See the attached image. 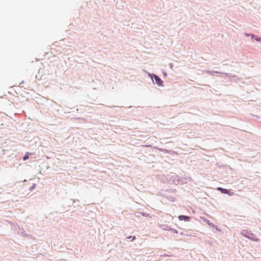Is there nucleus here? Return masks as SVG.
Segmentation results:
<instances>
[{"instance_id":"6","label":"nucleus","mask_w":261,"mask_h":261,"mask_svg":"<svg viewBox=\"0 0 261 261\" xmlns=\"http://www.w3.org/2000/svg\"><path fill=\"white\" fill-rule=\"evenodd\" d=\"M209 225L211 226H213V227H214V225L213 224H211V223H208Z\"/></svg>"},{"instance_id":"10","label":"nucleus","mask_w":261,"mask_h":261,"mask_svg":"<svg viewBox=\"0 0 261 261\" xmlns=\"http://www.w3.org/2000/svg\"><path fill=\"white\" fill-rule=\"evenodd\" d=\"M216 228L218 230V226H216Z\"/></svg>"},{"instance_id":"9","label":"nucleus","mask_w":261,"mask_h":261,"mask_svg":"<svg viewBox=\"0 0 261 261\" xmlns=\"http://www.w3.org/2000/svg\"><path fill=\"white\" fill-rule=\"evenodd\" d=\"M258 239H255V241H258Z\"/></svg>"},{"instance_id":"5","label":"nucleus","mask_w":261,"mask_h":261,"mask_svg":"<svg viewBox=\"0 0 261 261\" xmlns=\"http://www.w3.org/2000/svg\"><path fill=\"white\" fill-rule=\"evenodd\" d=\"M256 41H261V38H256L255 39Z\"/></svg>"},{"instance_id":"8","label":"nucleus","mask_w":261,"mask_h":261,"mask_svg":"<svg viewBox=\"0 0 261 261\" xmlns=\"http://www.w3.org/2000/svg\"><path fill=\"white\" fill-rule=\"evenodd\" d=\"M132 238V237H127V239H131Z\"/></svg>"},{"instance_id":"1","label":"nucleus","mask_w":261,"mask_h":261,"mask_svg":"<svg viewBox=\"0 0 261 261\" xmlns=\"http://www.w3.org/2000/svg\"><path fill=\"white\" fill-rule=\"evenodd\" d=\"M154 79H155V81L156 82V83L160 86V85H162V81L161 80V79L157 75H155L154 76Z\"/></svg>"},{"instance_id":"4","label":"nucleus","mask_w":261,"mask_h":261,"mask_svg":"<svg viewBox=\"0 0 261 261\" xmlns=\"http://www.w3.org/2000/svg\"><path fill=\"white\" fill-rule=\"evenodd\" d=\"M29 159V156L28 155H25L23 158V159L24 161H25L27 160V159Z\"/></svg>"},{"instance_id":"2","label":"nucleus","mask_w":261,"mask_h":261,"mask_svg":"<svg viewBox=\"0 0 261 261\" xmlns=\"http://www.w3.org/2000/svg\"><path fill=\"white\" fill-rule=\"evenodd\" d=\"M189 217L183 216V215H180L178 216V219L179 220H184V221H187L189 219Z\"/></svg>"},{"instance_id":"3","label":"nucleus","mask_w":261,"mask_h":261,"mask_svg":"<svg viewBox=\"0 0 261 261\" xmlns=\"http://www.w3.org/2000/svg\"><path fill=\"white\" fill-rule=\"evenodd\" d=\"M217 190L219 191H220L222 193H224V194H228L229 193V191L227 189H223L222 188H220V187H218L217 188Z\"/></svg>"},{"instance_id":"7","label":"nucleus","mask_w":261,"mask_h":261,"mask_svg":"<svg viewBox=\"0 0 261 261\" xmlns=\"http://www.w3.org/2000/svg\"><path fill=\"white\" fill-rule=\"evenodd\" d=\"M135 238H135V237H133L132 238V240H135Z\"/></svg>"}]
</instances>
